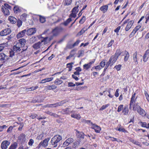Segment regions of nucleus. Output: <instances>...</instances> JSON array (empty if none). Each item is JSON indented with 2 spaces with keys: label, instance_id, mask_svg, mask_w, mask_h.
<instances>
[{
  "label": "nucleus",
  "instance_id": "nucleus-1",
  "mask_svg": "<svg viewBox=\"0 0 149 149\" xmlns=\"http://www.w3.org/2000/svg\"><path fill=\"white\" fill-rule=\"evenodd\" d=\"M136 93H134L132 95L131 97L129 104V108L130 109L132 108V110L134 111H137L139 108H141V107L138 105L137 104L135 103L137 98L135 97Z\"/></svg>",
  "mask_w": 149,
  "mask_h": 149
},
{
  "label": "nucleus",
  "instance_id": "nucleus-2",
  "mask_svg": "<svg viewBox=\"0 0 149 149\" xmlns=\"http://www.w3.org/2000/svg\"><path fill=\"white\" fill-rule=\"evenodd\" d=\"M62 139V137L59 135H56L52 137L51 141V144L54 146V147H56L58 143Z\"/></svg>",
  "mask_w": 149,
  "mask_h": 149
},
{
  "label": "nucleus",
  "instance_id": "nucleus-3",
  "mask_svg": "<svg viewBox=\"0 0 149 149\" xmlns=\"http://www.w3.org/2000/svg\"><path fill=\"white\" fill-rule=\"evenodd\" d=\"M11 6L7 3H5L4 6L3 5L1 7L2 12L4 13V15H8L10 14L9 9H11Z\"/></svg>",
  "mask_w": 149,
  "mask_h": 149
},
{
  "label": "nucleus",
  "instance_id": "nucleus-4",
  "mask_svg": "<svg viewBox=\"0 0 149 149\" xmlns=\"http://www.w3.org/2000/svg\"><path fill=\"white\" fill-rule=\"evenodd\" d=\"M22 48H23L22 49V51L24 52L27 49V46L25 45L26 44V39L24 38H21L19 40L16 42Z\"/></svg>",
  "mask_w": 149,
  "mask_h": 149
},
{
  "label": "nucleus",
  "instance_id": "nucleus-5",
  "mask_svg": "<svg viewBox=\"0 0 149 149\" xmlns=\"http://www.w3.org/2000/svg\"><path fill=\"white\" fill-rule=\"evenodd\" d=\"M11 60L10 58L9 57L3 53H0V61L3 63H7Z\"/></svg>",
  "mask_w": 149,
  "mask_h": 149
},
{
  "label": "nucleus",
  "instance_id": "nucleus-6",
  "mask_svg": "<svg viewBox=\"0 0 149 149\" xmlns=\"http://www.w3.org/2000/svg\"><path fill=\"white\" fill-rule=\"evenodd\" d=\"M50 139V138H48L44 139L42 141H41L39 144L37 148H40L41 146L44 147H47L48 145V142Z\"/></svg>",
  "mask_w": 149,
  "mask_h": 149
},
{
  "label": "nucleus",
  "instance_id": "nucleus-7",
  "mask_svg": "<svg viewBox=\"0 0 149 149\" xmlns=\"http://www.w3.org/2000/svg\"><path fill=\"white\" fill-rule=\"evenodd\" d=\"M11 32V29L10 28H7L0 32V36H4L10 34Z\"/></svg>",
  "mask_w": 149,
  "mask_h": 149
},
{
  "label": "nucleus",
  "instance_id": "nucleus-8",
  "mask_svg": "<svg viewBox=\"0 0 149 149\" xmlns=\"http://www.w3.org/2000/svg\"><path fill=\"white\" fill-rule=\"evenodd\" d=\"M118 58L114 55H112L108 61L107 62L110 65V66H112L117 61Z\"/></svg>",
  "mask_w": 149,
  "mask_h": 149
},
{
  "label": "nucleus",
  "instance_id": "nucleus-9",
  "mask_svg": "<svg viewBox=\"0 0 149 149\" xmlns=\"http://www.w3.org/2000/svg\"><path fill=\"white\" fill-rule=\"evenodd\" d=\"M139 55L138 54V52L136 51L133 54V62L134 63V65H136L138 64V61L139 60Z\"/></svg>",
  "mask_w": 149,
  "mask_h": 149
},
{
  "label": "nucleus",
  "instance_id": "nucleus-10",
  "mask_svg": "<svg viewBox=\"0 0 149 149\" xmlns=\"http://www.w3.org/2000/svg\"><path fill=\"white\" fill-rule=\"evenodd\" d=\"M10 144V142L9 141L6 140L3 141L1 145V149H7Z\"/></svg>",
  "mask_w": 149,
  "mask_h": 149
},
{
  "label": "nucleus",
  "instance_id": "nucleus-11",
  "mask_svg": "<svg viewBox=\"0 0 149 149\" xmlns=\"http://www.w3.org/2000/svg\"><path fill=\"white\" fill-rule=\"evenodd\" d=\"M141 26L140 24H138L133 30L132 32L129 35V37L131 38L133 37L136 32L141 27Z\"/></svg>",
  "mask_w": 149,
  "mask_h": 149
},
{
  "label": "nucleus",
  "instance_id": "nucleus-12",
  "mask_svg": "<svg viewBox=\"0 0 149 149\" xmlns=\"http://www.w3.org/2000/svg\"><path fill=\"white\" fill-rule=\"evenodd\" d=\"M21 48L22 47L19 46V44L16 42L15 45L13 46V49L15 52L18 53L20 52H23L22 50H21Z\"/></svg>",
  "mask_w": 149,
  "mask_h": 149
},
{
  "label": "nucleus",
  "instance_id": "nucleus-13",
  "mask_svg": "<svg viewBox=\"0 0 149 149\" xmlns=\"http://www.w3.org/2000/svg\"><path fill=\"white\" fill-rule=\"evenodd\" d=\"M95 61V59H94L92 61L88 63L84 64L83 65V69L86 70H88L91 67L92 65L94 63Z\"/></svg>",
  "mask_w": 149,
  "mask_h": 149
},
{
  "label": "nucleus",
  "instance_id": "nucleus-14",
  "mask_svg": "<svg viewBox=\"0 0 149 149\" xmlns=\"http://www.w3.org/2000/svg\"><path fill=\"white\" fill-rule=\"evenodd\" d=\"M91 128L95 130V132L97 133H100L101 130V128L96 124H93L91 127Z\"/></svg>",
  "mask_w": 149,
  "mask_h": 149
},
{
  "label": "nucleus",
  "instance_id": "nucleus-15",
  "mask_svg": "<svg viewBox=\"0 0 149 149\" xmlns=\"http://www.w3.org/2000/svg\"><path fill=\"white\" fill-rule=\"evenodd\" d=\"M36 30L35 28H31L29 29L26 31V33L27 36L33 35L36 33Z\"/></svg>",
  "mask_w": 149,
  "mask_h": 149
},
{
  "label": "nucleus",
  "instance_id": "nucleus-16",
  "mask_svg": "<svg viewBox=\"0 0 149 149\" xmlns=\"http://www.w3.org/2000/svg\"><path fill=\"white\" fill-rule=\"evenodd\" d=\"M149 57V50H146L143 57V60L144 62H146Z\"/></svg>",
  "mask_w": 149,
  "mask_h": 149
},
{
  "label": "nucleus",
  "instance_id": "nucleus-17",
  "mask_svg": "<svg viewBox=\"0 0 149 149\" xmlns=\"http://www.w3.org/2000/svg\"><path fill=\"white\" fill-rule=\"evenodd\" d=\"M41 38H43V39L41 40L40 42H41V43L42 42H43L44 45H46L51 40V39L50 38L48 37H46L45 38L42 37Z\"/></svg>",
  "mask_w": 149,
  "mask_h": 149
},
{
  "label": "nucleus",
  "instance_id": "nucleus-18",
  "mask_svg": "<svg viewBox=\"0 0 149 149\" xmlns=\"http://www.w3.org/2000/svg\"><path fill=\"white\" fill-rule=\"evenodd\" d=\"M26 30V29H24L20 32H19L17 35V38H22L25 36Z\"/></svg>",
  "mask_w": 149,
  "mask_h": 149
},
{
  "label": "nucleus",
  "instance_id": "nucleus-19",
  "mask_svg": "<svg viewBox=\"0 0 149 149\" xmlns=\"http://www.w3.org/2000/svg\"><path fill=\"white\" fill-rule=\"evenodd\" d=\"M76 136L77 138L80 139H84V134L82 132H80L77 130H76Z\"/></svg>",
  "mask_w": 149,
  "mask_h": 149
},
{
  "label": "nucleus",
  "instance_id": "nucleus-20",
  "mask_svg": "<svg viewBox=\"0 0 149 149\" xmlns=\"http://www.w3.org/2000/svg\"><path fill=\"white\" fill-rule=\"evenodd\" d=\"M124 53L123 55L125 56L124 58V61L125 62L127 61L130 57V54L126 50H125L122 52Z\"/></svg>",
  "mask_w": 149,
  "mask_h": 149
},
{
  "label": "nucleus",
  "instance_id": "nucleus-21",
  "mask_svg": "<svg viewBox=\"0 0 149 149\" xmlns=\"http://www.w3.org/2000/svg\"><path fill=\"white\" fill-rule=\"evenodd\" d=\"M18 139L22 143H24L26 140V136L24 133H22L18 136Z\"/></svg>",
  "mask_w": 149,
  "mask_h": 149
},
{
  "label": "nucleus",
  "instance_id": "nucleus-22",
  "mask_svg": "<svg viewBox=\"0 0 149 149\" xmlns=\"http://www.w3.org/2000/svg\"><path fill=\"white\" fill-rule=\"evenodd\" d=\"M134 23V21L133 20L129 21L125 27V31H128L133 26Z\"/></svg>",
  "mask_w": 149,
  "mask_h": 149
},
{
  "label": "nucleus",
  "instance_id": "nucleus-23",
  "mask_svg": "<svg viewBox=\"0 0 149 149\" xmlns=\"http://www.w3.org/2000/svg\"><path fill=\"white\" fill-rule=\"evenodd\" d=\"M108 7V5H103L100 7L99 10L103 13H104L107 12Z\"/></svg>",
  "mask_w": 149,
  "mask_h": 149
},
{
  "label": "nucleus",
  "instance_id": "nucleus-24",
  "mask_svg": "<svg viewBox=\"0 0 149 149\" xmlns=\"http://www.w3.org/2000/svg\"><path fill=\"white\" fill-rule=\"evenodd\" d=\"M62 111L64 113L66 114H70L71 113H72L75 112L73 110L71 111L70 108L68 107L62 110Z\"/></svg>",
  "mask_w": 149,
  "mask_h": 149
},
{
  "label": "nucleus",
  "instance_id": "nucleus-25",
  "mask_svg": "<svg viewBox=\"0 0 149 149\" xmlns=\"http://www.w3.org/2000/svg\"><path fill=\"white\" fill-rule=\"evenodd\" d=\"M129 112L128 106H125L122 110V113L124 115H127L128 114Z\"/></svg>",
  "mask_w": 149,
  "mask_h": 149
},
{
  "label": "nucleus",
  "instance_id": "nucleus-26",
  "mask_svg": "<svg viewBox=\"0 0 149 149\" xmlns=\"http://www.w3.org/2000/svg\"><path fill=\"white\" fill-rule=\"evenodd\" d=\"M8 20L10 23L12 24H15L17 21V19L14 17L12 16H10L8 18Z\"/></svg>",
  "mask_w": 149,
  "mask_h": 149
},
{
  "label": "nucleus",
  "instance_id": "nucleus-27",
  "mask_svg": "<svg viewBox=\"0 0 149 149\" xmlns=\"http://www.w3.org/2000/svg\"><path fill=\"white\" fill-rule=\"evenodd\" d=\"M116 130L119 132H123L124 133H127V131L121 125H119L117 128L116 129Z\"/></svg>",
  "mask_w": 149,
  "mask_h": 149
},
{
  "label": "nucleus",
  "instance_id": "nucleus-28",
  "mask_svg": "<svg viewBox=\"0 0 149 149\" xmlns=\"http://www.w3.org/2000/svg\"><path fill=\"white\" fill-rule=\"evenodd\" d=\"M139 123L140 124L141 127L149 129V123L147 124L146 122L140 121Z\"/></svg>",
  "mask_w": 149,
  "mask_h": 149
},
{
  "label": "nucleus",
  "instance_id": "nucleus-29",
  "mask_svg": "<svg viewBox=\"0 0 149 149\" xmlns=\"http://www.w3.org/2000/svg\"><path fill=\"white\" fill-rule=\"evenodd\" d=\"M71 117L75 118L78 120L80 119L81 118V116L79 113H74V112L72 113L71 116Z\"/></svg>",
  "mask_w": 149,
  "mask_h": 149
},
{
  "label": "nucleus",
  "instance_id": "nucleus-30",
  "mask_svg": "<svg viewBox=\"0 0 149 149\" xmlns=\"http://www.w3.org/2000/svg\"><path fill=\"white\" fill-rule=\"evenodd\" d=\"M137 111L140 115L143 116H144L146 115L145 111L141 107V108H139L138 109Z\"/></svg>",
  "mask_w": 149,
  "mask_h": 149
},
{
  "label": "nucleus",
  "instance_id": "nucleus-31",
  "mask_svg": "<svg viewBox=\"0 0 149 149\" xmlns=\"http://www.w3.org/2000/svg\"><path fill=\"white\" fill-rule=\"evenodd\" d=\"M13 10L15 13H17L21 12L22 10L18 6H15L13 8Z\"/></svg>",
  "mask_w": 149,
  "mask_h": 149
},
{
  "label": "nucleus",
  "instance_id": "nucleus-32",
  "mask_svg": "<svg viewBox=\"0 0 149 149\" xmlns=\"http://www.w3.org/2000/svg\"><path fill=\"white\" fill-rule=\"evenodd\" d=\"M41 46V42H39L35 43L33 46V47L35 49H37L40 48Z\"/></svg>",
  "mask_w": 149,
  "mask_h": 149
},
{
  "label": "nucleus",
  "instance_id": "nucleus-33",
  "mask_svg": "<svg viewBox=\"0 0 149 149\" xmlns=\"http://www.w3.org/2000/svg\"><path fill=\"white\" fill-rule=\"evenodd\" d=\"M53 79V78L52 77L46 78L44 79H42L41 80V83H44L47 82H50L52 81Z\"/></svg>",
  "mask_w": 149,
  "mask_h": 149
},
{
  "label": "nucleus",
  "instance_id": "nucleus-34",
  "mask_svg": "<svg viewBox=\"0 0 149 149\" xmlns=\"http://www.w3.org/2000/svg\"><path fill=\"white\" fill-rule=\"evenodd\" d=\"M121 53L120 49H118L116 50L115 53L113 55L118 58L121 55Z\"/></svg>",
  "mask_w": 149,
  "mask_h": 149
},
{
  "label": "nucleus",
  "instance_id": "nucleus-35",
  "mask_svg": "<svg viewBox=\"0 0 149 149\" xmlns=\"http://www.w3.org/2000/svg\"><path fill=\"white\" fill-rule=\"evenodd\" d=\"M52 32L54 36H57L60 33L56 27H55L54 29H53Z\"/></svg>",
  "mask_w": 149,
  "mask_h": 149
},
{
  "label": "nucleus",
  "instance_id": "nucleus-36",
  "mask_svg": "<svg viewBox=\"0 0 149 149\" xmlns=\"http://www.w3.org/2000/svg\"><path fill=\"white\" fill-rule=\"evenodd\" d=\"M72 20V19L70 18H69L64 22L61 23V24L65 26H67Z\"/></svg>",
  "mask_w": 149,
  "mask_h": 149
},
{
  "label": "nucleus",
  "instance_id": "nucleus-37",
  "mask_svg": "<svg viewBox=\"0 0 149 149\" xmlns=\"http://www.w3.org/2000/svg\"><path fill=\"white\" fill-rule=\"evenodd\" d=\"M46 113L47 114H48L51 116H54V117H59V116L57 114H56L55 113H52V112L50 111H48L46 112Z\"/></svg>",
  "mask_w": 149,
  "mask_h": 149
},
{
  "label": "nucleus",
  "instance_id": "nucleus-38",
  "mask_svg": "<svg viewBox=\"0 0 149 149\" xmlns=\"http://www.w3.org/2000/svg\"><path fill=\"white\" fill-rule=\"evenodd\" d=\"M72 0H64L63 2L65 6H69L72 3Z\"/></svg>",
  "mask_w": 149,
  "mask_h": 149
},
{
  "label": "nucleus",
  "instance_id": "nucleus-39",
  "mask_svg": "<svg viewBox=\"0 0 149 149\" xmlns=\"http://www.w3.org/2000/svg\"><path fill=\"white\" fill-rule=\"evenodd\" d=\"M68 102V100H63L60 102H56V104L58 107V106H60L62 105L63 104L66 103Z\"/></svg>",
  "mask_w": 149,
  "mask_h": 149
},
{
  "label": "nucleus",
  "instance_id": "nucleus-40",
  "mask_svg": "<svg viewBox=\"0 0 149 149\" xmlns=\"http://www.w3.org/2000/svg\"><path fill=\"white\" fill-rule=\"evenodd\" d=\"M17 146V144L16 142L11 144L8 149H15Z\"/></svg>",
  "mask_w": 149,
  "mask_h": 149
},
{
  "label": "nucleus",
  "instance_id": "nucleus-41",
  "mask_svg": "<svg viewBox=\"0 0 149 149\" xmlns=\"http://www.w3.org/2000/svg\"><path fill=\"white\" fill-rule=\"evenodd\" d=\"M47 87V89L48 90H54L57 88V86L54 85H51L48 86Z\"/></svg>",
  "mask_w": 149,
  "mask_h": 149
},
{
  "label": "nucleus",
  "instance_id": "nucleus-42",
  "mask_svg": "<svg viewBox=\"0 0 149 149\" xmlns=\"http://www.w3.org/2000/svg\"><path fill=\"white\" fill-rule=\"evenodd\" d=\"M63 83V81L59 80L58 79H57L54 81V84L56 85H60Z\"/></svg>",
  "mask_w": 149,
  "mask_h": 149
},
{
  "label": "nucleus",
  "instance_id": "nucleus-43",
  "mask_svg": "<svg viewBox=\"0 0 149 149\" xmlns=\"http://www.w3.org/2000/svg\"><path fill=\"white\" fill-rule=\"evenodd\" d=\"M73 64V63L71 62L67 64V68H69V71H71L72 70V65Z\"/></svg>",
  "mask_w": 149,
  "mask_h": 149
},
{
  "label": "nucleus",
  "instance_id": "nucleus-44",
  "mask_svg": "<svg viewBox=\"0 0 149 149\" xmlns=\"http://www.w3.org/2000/svg\"><path fill=\"white\" fill-rule=\"evenodd\" d=\"M27 16V15L26 14V13H23L22 15L20 17L22 19V20L23 21H25L26 20V18Z\"/></svg>",
  "mask_w": 149,
  "mask_h": 149
},
{
  "label": "nucleus",
  "instance_id": "nucleus-45",
  "mask_svg": "<svg viewBox=\"0 0 149 149\" xmlns=\"http://www.w3.org/2000/svg\"><path fill=\"white\" fill-rule=\"evenodd\" d=\"M78 7L79 6H77L76 7H75L73 8L72 10V12L77 13L79 11V9L78 8Z\"/></svg>",
  "mask_w": 149,
  "mask_h": 149
},
{
  "label": "nucleus",
  "instance_id": "nucleus-46",
  "mask_svg": "<svg viewBox=\"0 0 149 149\" xmlns=\"http://www.w3.org/2000/svg\"><path fill=\"white\" fill-rule=\"evenodd\" d=\"M109 105V104H108L106 105H103L100 109L99 110L100 111H103V110L105 109Z\"/></svg>",
  "mask_w": 149,
  "mask_h": 149
},
{
  "label": "nucleus",
  "instance_id": "nucleus-47",
  "mask_svg": "<svg viewBox=\"0 0 149 149\" xmlns=\"http://www.w3.org/2000/svg\"><path fill=\"white\" fill-rule=\"evenodd\" d=\"M88 29V28L85 29V27H84L79 32V34L81 35L84 33Z\"/></svg>",
  "mask_w": 149,
  "mask_h": 149
},
{
  "label": "nucleus",
  "instance_id": "nucleus-48",
  "mask_svg": "<svg viewBox=\"0 0 149 149\" xmlns=\"http://www.w3.org/2000/svg\"><path fill=\"white\" fill-rule=\"evenodd\" d=\"M86 19V17L84 16H83L79 20V22L80 24H83L85 21Z\"/></svg>",
  "mask_w": 149,
  "mask_h": 149
},
{
  "label": "nucleus",
  "instance_id": "nucleus-49",
  "mask_svg": "<svg viewBox=\"0 0 149 149\" xmlns=\"http://www.w3.org/2000/svg\"><path fill=\"white\" fill-rule=\"evenodd\" d=\"M38 116V115L34 113H32L30 114V115L29 116V117L31 118L32 119H34Z\"/></svg>",
  "mask_w": 149,
  "mask_h": 149
},
{
  "label": "nucleus",
  "instance_id": "nucleus-50",
  "mask_svg": "<svg viewBox=\"0 0 149 149\" xmlns=\"http://www.w3.org/2000/svg\"><path fill=\"white\" fill-rule=\"evenodd\" d=\"M123 104H120L119 105L117 111L118 112H120L122 110V111L123 109Z\"/></svg>",
  "mask_w": 149,
  "mask_h": 149
},
{
  "label": "nucleus",
  "instance_id": "nucleus-51",
  "mask_svg": "<svg viewBox=\"0 0 149 149\" xmlns=\"http://www.w3.org/2000/svg\"><path fill=\"white\" fill-rule=\"evenodd\" d=\"M106 60H103L100 63V65L102 68H103L105 65Z\"/></svg>",
  "mask_w": 149,
  "mask_h": 149
},
{
  "label": "nucleus",
  "instance_id": "nucleus-52",
  "mask_svg": "<svg viewBox=\"0 0 149 149\" xmlns=\"http://www.w3.org/2000/svg\"><path fill=\"white\" fill-rule=\"evenodd\" d=\"M122 65L121 64H118L115 65L114 68L116 69L117 71H119L121 69Z\"/></svg>",
  "mask_w": 149,
  "mask_h": 149
},
{
  "label": "nucleus",
  "instance_id": "nucleus-53",
  "mask_svg": "<svg viewBox=\"0 0 149 149\" xmlns=\"http://www.w3.org/2000/svg\"><path fill=\"white\" fill-rule=\"evenodd\" d=\"M134 130L137 133H139V131H141L143 132H144L146 131V130L136 128L134 129Z\"/></svg>",
  "mask_w": 149,
  "mask_h": 149
},
{
  "label": "nucleus",
  "instance_id": "nucleus-54",
  "mask_svg": "<svg viewBox=\"0 0 149 149\" xmlns=\"http://www.w3.org/2000/svg\"><path fill=\"white\" fill-rule=\"evenodd\" d=\"M109 138H110L111 139V140L112 141H117L118 142H119L120 141L122 142V141H121V140H119V141H118V140H117V139L116 138H115L113 137H111L110 136H109Z\"/></svg>",
  "mask_w": 149,
  "mask_h": 149
},
{
  "label": "nucleus",
  "instance_id": "nucleus-55",
  "mask_svg": "<svg viewBox=\"0 0 149 149\" xmlns=\"http://www.w3.org/2000/svg\"><path fill=\"white\" fill-rule=\"evenodd\" d=\"M17 25L18 27H20L22 25V22L20 19L17 20Z\"/></svg>",
  "mask_w": 149,
  "mask_h": 149
},
{
  "label": "nucleus",
  "instance_id": "nucleus-56",
  "mask_svg": "<svg viewBox=\"0 0 149 149\" xmlns=\"http://www.w3.org/2000/svg\"><path fill=\"white\" fill-rule=\"evenodd\" d=\"M45 18L42 16H40V22L42 23H43L45 21Z\"/></svg>",
  "mask_w": 149,
  "mask_h": 149
},
{
  "label": "nucleus",
  "instance_id": "nucleus-57",
  "mask_svg": "<svg viewBox=\"0 0 149 149\" xmlns=\"http://www.w3.org/2000/svg\"><path fill=\"white\" fill-rule=\"evenodd\" d=\"M76 14L77 13H76L72 12L69 16V18H71L72 17L75 18L77 16Z\"/></svg>",
  "mask_w": 149,
  "mask_h": 149
},
{
  "label": "nucleus",
  "instance_id": "nucleus-58",
  "mask_svg": "<svg viewBox=\"0 0 149 149\" xmlns=\"http://www.w3.org/2000/svg\"><path fill=\"white\" fill-rule=\"evenodd\" d=\"M73 139L71 138H69L66 140L65 143L66 142H68V143H69L70 144V143H72L73 142Z\"/></svg>",
  "mask_w": 149,
  "mask_h": 149
},
{
  "label": "nucleus",
  "instance_id": "nucleus-59",
  "mask_svg": "<svg viewBox=\"0 0 149 149\" xmlns=\"http://www.w3.org/2000/svg\"><path fill=\"white\" fill-rule=\"evenodd\" d=\"M19 125H20V126L19 128H18V130L19 131H21L22 128L24 126V124L23 123H19Z\"/></svg>",
  "mask_w": 149,
  "mask_h": 149
},
{
  "label": "nucleus",
  "instance_id": "nucleus-60",
  "mask_svg": "<svg viewBox=\"0 0 149 149\" xmlns=\"http://www.w3.org/2000/svg\"><path fill=\"white\" fill-rule=\"evenodd\" d=\"M80 42V40H77L72 45V47H74L75 46H76L78 45L79 44Z\"/></svg>",
  "mask_w": 149,
  "mask_h": 149
},
{
  "label": "nucleus",
  "instance_id": "nucleus-61",
  "mask_svg": "<svg viewBox=\"0 0 149 149\" xmlns=\"http://www.w3.org/2000/svg\"><path fill=\"white\" fill-rule=\"evenodd\" d=\"M34 140L32 139H30L28 142V144L30 146H32L34 143Z\"/></svg>",
  "mask_w": 149,
  "mask_h": 149
},
{
  "label": "nucleus",
  "instance_id": "nucleus-62",
  "mask_svg": "<svg viewBox=\"0 0 149 149\" xmlns=\"http://www.w3.org/2000/svg\"><path fill=\"white\" fill-rule=\"evenodd\" d=\"M145 18L146 19L145 23H147L149 21V11L148 12V13L146 15Z\"/></svg>",
  "mask_w": 149,
  "mask_h": 149
},
{
  "label": "nucleus",
  "instance_id": "nucleus-63",
  "mask_svg": "<svg viewBox=\"0 0 149 149\" xmlns=\"http://www.w3.org/2000/svg\"><path fill=\"white\" fill-rule=\"evenodd\" d=\"M43 136H44L43 134V133L41 134H40L39 136H38L37 137V139L39 140H41L43 138Z\"/></svg>",
  "mask_w": 149,
  "mask_h": 149
},
{
  "label": "nucleus",
  "instance_id": "nucleus-64",
  "mask_svg": "<svg viewBox=\"0 0 149 149\" xmlns=\"http://www.w3.org/2000/svg\"><path fill=\"white\" fill-rule=\"evenodd\" d=\"M57 28L58 29L59 33L62 32L64 31V28L61 26H56Z\"/></svg>",
  "mask_w": 149,
  "mask_h": 149
}]
</instances>
